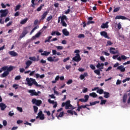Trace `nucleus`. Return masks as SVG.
I'll use <instances>...</instances> for the list:
<instances>
[{
    "label": "nucleus",
    "mask_w": 130,
    "mask_h": 130,
    "mask_svg": "<svg viewBox=\"0 0 130 130\" xmlns=\"http://www.w3.org/2000/svg\"><path fill=\"white\" fill-rule=\"evenodd\" d=\"M110 52L112 54H118L119 51L118 50H115V48L111 47L110 48Z\"/></svg>",
    "instance_id": "nucleus-7"
},
{
    "label": "nucleus",
    "mask_w": 130,
    "mask_h": 130,
    "mask_svg": "<svg viewBox=\"0 0 130 130\" xmlns=\"http://www.w3.org/2000/svg\"><path fill=\"white\" fill-rule=\"evenodd\" d=\"M44 7V4H41L40 6L37 9V12H40L42 10V8Z\"/></svg>",
    "instance_id": "nucleus-32"
},
{
    "label": "nucleus",
    "mask_w": 130,
    "mask_h": 130,
    "mask_svg": "<svg viewBox=\"0 0 130 130\" xmlns=\"http://www.w3.org/2000/svg\"><path fill=\"white\" fill-rule=\"evenodd\" d=\"M84 98H85V100L86 101V102H87V101H88V100H89V96L88 95H85L84 96Z\"/></svg>",
    "instance_id": "nucleus-52"
},
{
    "label": "nucleus",
    "mask_w": 130,
    "mask_h": 130,
    "mask_svg": "<svg viewBox=\"0 0 130 130\" xmlns=\"http://www.w3.org/2000/svg\"><path fill=\"white\" fill-rule=\"evenodd\" d=\"M49 97H50L52 99H55V96H54V94H49Z\"/></svg>",
    "instance_id": "nucleus-62"
},
{
    "label": "nucleus",
    "mask_w": 130,
    "mask_h": 130,
    "mask_svg": "<svg viewBox=\"0 0 130 130\" xmlns=\"http://www.w3.org/2000/svg\"><path fill=\"white\" fill-rule=\"evenodd\" d=\"M51 38H52V36H49L48 38V39H46L45 40V43H47V42H51V40H50V39H51Z\"/></svg>",
    "instance_id": "nucleus-33"
},
{
    "label": "nucleus",
    "mask_w": 130,
    "mask_h": 130,
    "mask_svg": "<svg viewBox=\"0 0 130 130\" xmlns=\"http://www.w3.org/2000/svg\"><path fill=\"white\" fill-rule=\"evenodd\" d=\"M104 68L103 67H102L100 68V70H95L94 71V73L95 74H96V75H98V76H100V75H101V73L100 72H102V70H103Z\"/></svg>",
    "instance_id": "nucleus-18"
},
{
    "label": "nucleus",
    "mask_w": 130,
    "mask_h": 130,
    "mask_svg": "<svg viewBox=\"0 0 130 130\" xmlns=\"http://www.w3.org/2000/svg\"><path fill=\"white\" fill-rule=\"evenodd\" d=\"M26 67H25V70H27V69H29V67L32 64V61L31 60H27L25 62Z\"/></svg>",
    "instance_id": "nucleus-13"
},
{
    "label": "nucleus",
    "mask_w": 130,
    "mask_h": 130,
    "mask_svg": "<svg viewBox=\"0 0 130 130\" xmlns=\"http://www.w3.org/2000/svg\"><path fill=\"white\" fill-rule=\"evenodd\" d=\"M32 104H35L37 106H40L42 104V101L41 100H37L36 99H33L31 100Z\"/></svg>",
    "instance_id": "nucleus-3"
},
{
    "label": "nucleus",
    "mask_w": 130,
    "mask_h": 130,
    "mask_svg": "<svg viewBox=\"0 0 130 130\" xmlns=\"http://www.w3.org/2000/svg\"><path fill=\"white\" fill-rule=\"evenodd\" d=\"M90 68L91 70H95L96 69V67L93 64L90 65Z\"/></svg>",
    "instance_id": "nucleus-54"
},
{
    "label": "nucleus",
    "mask_w": 130,
    "mask_h": 130,
    "mask_svg": "<svg viewBox=\"0 0 130 130\" xmlns=\"http://www.w3.org/2000/svg\"><path fill=\"white\" fill-rule=\"evenodd\" d=\"M78 38H85V35L81 34L78 36Z\"/></svg>",
    "instance_id": "nucleus-46"
},
{
    "label": "nucleus",
    "mask_w": 130,
    "mask_h": 130,
    "mask_svg": "<svg viewBox=\"0 0 130 130\" xmlns=\"http://www.w3.org/2000/svg\"><path fill=\"white\" fill-rule=\"evenodd\" d=\"M109 23V22L108 21H107L105 23H103L102 24V25L101 26V28H102V29H105V28H108V27H109V26H108Z\"/></svg>",
    "instance_id": "nucleus-19"
},
{
    "label": "nucleus",
    "mask_w": 130,
    "mask_h": 130,
    "mask_svg": "<svg viewBox=\"0 0 130 130\" xmlns=\"http://www.w3.org/2000/svg\"><path fill=\"white\" fill-rule=\"evenodd\" d=\"M127 98V94L124 93L123 95L122 102L123 103H125L126 102V99Z\"/></svg>",
    "instance_id": "nucleus-24"
},
{
    "label": "nucleus",
    "mask_w": 130,
    "mask_h": 130,
    "mask_svg": "<svg viewBox=\"0 0 130 130\" xmlns=\"http://www.w3.org/2000/svg\"><path fill=\"white\" fill-rule=\"evenodd\" d=\"M115 19H116H116H118V20H119V19H121V20H127V18H126L125 16H121V15H117V16H116V17H115Z\"/></svg>",
    "instance_id": "nucleus-12"
},
{
    "label": "nucleus",
    "mask_w": 130,
    "mask_h": 130,
    "mask_svg": "<svg viewBox=\"0 0 130 130\" xmlns=\"http://www.w3.org/2000/svg\"><path fill=\"white\" fill-rule=\"evenodd\" d=\"M39 117L40 118V119H41V120H43L45 118L44 114L39 116Z\"/></svg>",
    "instance_id": "nucleus-48"
},
{
    "label": "nucleus",
    "mask_w": 130,
    "mask_h": 130,
    "mask_svg": "<svg viewBox=\"0 0 130 130\" xmlns=\"http://www.w3.org/2000/svg\"><path fill=\"white\" fill-rule=\"evenodd\" d=\"M7 122L6 120H3V124L4 126H7Z\"/></svg>",
    "instance_id": "nucleus-60"
},
{
    "label": "nucleus",
    "mask_w": 130,
    "mask_h": 130,
    "mask_svg": "<svg viewBox=\"0 0 130 130\" xmlns=\"http://www.w3.org/2000/svg\"><path fill=\"white\" fill-rule=\"evenodd\" d=\"M117 70H118L122 73H124V72L125 71V68L123 67V66L121 65L117 68Z\"/></svg>",
    "instance_id": "nucleus-15"
},
{
    "label": "nucleus",
    "mask_w": 130,
    "mask_h": 130,
    "mask_svg": "<svg viewBox=\"0 0 130 130\" xmlns=\"http://www.w3.org/2000/svg\"><path fill=\"white\" fill-rule=\"evenodd\" d=\"M101 67H104V63H102L100 64V63H98V64L96 65V68L98 69H99Z\"/></svg>",
    "instance_id": "nucleus-37"
},
{
    "label": "nucleus",
    "mask_w": 130,
    "mask_h": 130,
    "mask_svg": "<svg viewBox=\"0 0 130 130\" xmlns=\"http://www.w3.org/2000/svg\"><path fill=\"white\" fill-rule=\"evenodd\" d=\"M72 83H73V80L70 79V80H68V81L67 82V84L70 85V84H72Z\"/></svg>",
    "instance_id": "nucleus-58"
},
{
    "label": "nucleus",
    "mask_w": 130,
    "mask_h": 130,
    "mask_svg": "<svg viewBox=\"0 0 130 130\" xmlns=\"http://www.w3.org/2000/svg\"><path fill=\"white\" fill-rule=\"evenodd\" d=\"M35 71H31L30 72V74H29V76H33L34 75V74H35Z\"/></svg>",
    "instance_id": "nucleus-64"
},
{
    "label": "nucleus",
    "mask_w": 130,
    "mask_h": 130,
    "mask_svg": "<svg viewBox=\"0 0 130 130\" xmlns=\"http://www.w3.org/2000/svg\"><path fill=\"white\" fill-rule=\"evenodd\" d=\"M70 12H71V6H68V9L65 12L64 14L68 15V14H70Z\"/></svg>",
    "instance_id": "nucleus-40"
},
{
    "label": "nucleus",
    "mask_w": 130,
    "mask_h": 130,
    "mask_svg": "<svg viewBox=\"0 0 130 130\" xmlns=\"http://www.w3.org/2000/svg\"><path fill=\"white\" fill-rule=\"evenodd\" d=\"M47 60H48V61H50V62L54 61V62H57V61H58V60H59V58L53 59L52 58V57L50 56L47 58Z\"/></svg>",
    "instance_id": "nucleus-9"
},
{
    "label": "nucleus",
    "mask_w": 130,
    "mask_h": 130,
    "mask_svg": "<svg viewBox=\"0 0 130 130\" xmlns=\"http://www.w3.org/2000/svg\"><path fill=\"white\" fill-rule=\"evenodd\" d=\"M27 21H28V18L24 19L23 20L21 21L20 24H21V25H24V24H26V23H27Z\"/></svg>",
    "instance_id": "nucleus-29"
},
{
    "label": "nucleus",
    "mask_w": 130,
    "mask_h": 130,
    "mask_svg": "<svg viewBox=\"0 0 130 130\" xmlns=\"http://www.w3.org/2000/svg\"><path fill=\"white\" fill-rule=\"evenodd\" d=\"M100 101H95L93 102H90V106H93V105H95L96 104L100 103Z\"/></svg>",
    "instance_id": "nucleus-30"
},
{
    "label": "nucleus",
    "mask_w": 130,
    "mask_h": 130,
    "mask_svg": "<svg viewBox=\"0 0 130 130\" xmlns=\"http://www.w3.org/2000/svg\"><path fill=\"white\" fill-rule=\"evenodd\" d=\"M106 102H107V100H102L101 101L100 105H103L105 104V103H106Z\"/></svg>",
    "instance_id": "nucleus-38"
},
{
    "label": "nucleus",
    "mask_w": 130,
    "mask_h": 130,
    "mask_svg": "<svg viewBox=\"0 0 130 130\" xmlns=\"http://www.w3.org/2000/svg\"><path fill=\"white\" fill-rule=\"evenodd\" d=\"M18 86H19V84H13V88H15V90H17V89H18Z\"/></svg>",
    "instance_id": "nucleus-57"
},
{
    "label": "nucleus",
    "mask_w": 130,
    "mask_h": 130,
    "mask_svg": "<svg viewBox=\"0 0 130 130\" xmlns=\"http://www.w3.org/2000/svg\"><path fill=\"white\" fill-rule=\"evenodd\" d=\"M60 19H61V22L60 23H62L63 22H64L65 21H67V16L63 15L62 16H60Z\"/></svg>",
    "instance_id": "nucleus-23"
},
{
    "label": "nucleus",
    "mask_w": 130,
    "mask_h": 130,
    "mask_svg": "<svg viewBox=\"0 0 130 130\" xmlns=\"http://www.w3.org/2000/svg\"><path fill=\"white\" fill-rule=\"evenodd\" d=\"M52 19V15H50V16H48V17L47 18V21H50V20H51Z\"/></svg>",
    "instance_id": "nucleus-59"
},
{
    "label": "nucleus",
    "mask_w": 130,
    "mask_h": 130,
    "mask_svg": "<svg viewBox=\"0 0 130 130\" xmlns=\"http://www.w3.org/2000/svg\"><path fill=\"white\" fill-rule=\"evenodd\" d=\"M104 97L105 98L107 99V98H109L110 97V93H109V92H108L105 91L104 92Z\"/></svg>",
    "instance_id": "nucleus-25"
},
{
    "label": "nucleus",
    "mask_w": 130,
    "mask_h": 130,
    "mask_svg": "<svg viewBox=\"0 0 130 130\" xmlns=\"http://www.w3.org/2000/svg\"><path fill=\"white\" fill-rule=\"evenodd\" d=\"M121 59H123V60H125V59H126L127 58H129V57H127L123 55H121Z\"/></svg>",
    "instance_id": "nucleus-51"
},
{
    "label": "nucleus",
    "mask_w": 130,
    "mask_h": 130,
    "mask_svg": "<svg viewBox=\"0 0 130 130\" xmlns=\"http://www.w3.org/2000/svg\"><path fill=\"white\" fill-rule=\"evenodd\" d=\"M28 93H30V96H38L40 91L36 92L35 89H30L28 90Z\"/></svg>",
    "instance_id": "nucleus-5"
},
{
    "label": "nucleus",
    "mask_w": 130,
    "mask_h": 130,
    "mask_svg": "<svg viewBox=\"0 0 130 130\" xmlns=\"http://www.w3.org/2000/svg\"><path fill=\"white\" fill-rule=\"evenodd\" d=\"M43 32V31L42 30V29H41L38 33L36 34V37H37V38L40 37V36L41 35V34H42Z\"/></svg>",
    "instance_id": "nucleus-26"
},
{
    "label": "nucleus",
    "mask_w": 130,
    "mask_h": 130,
    "mask_svg": "<svg viewBox=\"0 0 130 130\" xmlns=\"http://www.w3.org/2000/svg\"><path fill=\"white\" fill-rule=\"evenodd\" d=\"M14 70V67L13 66H10L9 67V69H8V71H5L2 74L1 77L2 78H5V77H7V76H9L10 75V72H12Z\"/></svg>",
    "instance_id": "nucleus-2"
},
{
    "label": "nucleus",
    "mask_w": 130,
    "mask_h": 130,
    "mask_svg": "<svg viewBox=\"0 0 130 130\" xmlns=\"http://www.w3.org/2000/svg\"><path fill=\"white\" fill-rule=\"evenodd\" d=\"M119 10H120V7H117L114 9L113 12L116 13L117 12H118V11H119Z\"/></svg>",
    "instance_id": "nucleus-43"
},
{
    "label": "nucleus",
    "mask_w": 130,
    "mask_h": 130,
    "mask_svg": "<svg viewBox=\"0 0 130 130\" xmlns=\"http://www.w3.org/2000/svg\"><path fill=\"white\" fill-rule=\"evenodd\" d=\"M20 8H21V5H18L17 6H16L15 11L16 12V11L20 10Z\"/></svg>",
    "instance_id": "nucleus-41"
},
{
    "label": "nucleus",
    "mask_w": 130,
    "mask_h": 130,
    "mask_svg": "<svg viewBox=\"0 0 130 130\" xmlns=\"http://www.w3.org/2000/svg\"><path fill=\"white\" fill-rule=\"evenodd\" d=\"M15 80L16 81H19V80H21V76L20 75L17 76L16 77H15Z\"/></svg>",
    "instance_id": "nucleus-47"
},
{
    "label": "nucleus",
    "mask_w": 130,
    "mask_h": 130,
    "mask_svg": "<svg viewBox=\"0 0 130 130\" xmlns=\"http://www.w3.org/2000/svg\"><path fill=\"white\" fill-rule=\"evenodd\" d=\"M85 77H88V73L87 72L84 73L83 74L80 75V80H84V79H85Z\"/></svg>",
    "instance_id": "nucleus-20"
},
{
    "label": "nucleus",
    "mask_w": 130,
    "mask_h": 130,
    "mask_svg": "<svg viewBox=\"0 0 130 130\" xmlns=\"http://www.w3.org/2000/svg\"><path fill=\"white\" fill-rule=\"evenodd\" d=\"M26 81L27 82V86H29V87H31L33 85H37V82H36V80L33 78H26Z\"/></svg>",
    "instance_id": "nucleus-1"
},
{
    "label": "nucleus",
    "mask_w": 130,
    "mask_h": 130,
    "mask_svg": "<svg viewBox=\"0 0 130 130\" xmlns=\"http://www.w3.org/2000/svg\"><path fill=\"white\" fill-rule=\"evenodd\" d=\"M62 33L64 35V36H69L70 35V32L68 31L67 28H64L62 30Z\"/></svg>",
    "instance_id": "nucleus-14"
},
{
    "label": "nucleus",
    "mask_w": 130,
    "mask_h": 130,
    "mask_svg": "<svg viewBox=\"0 0 130 130\" xmlns=\"http://www.w3.org/2000/svg\"><path fill=\"white\" fill-rule=\"evenodd\" d=\"M1 70L3 71H8L9 70V66H4L1 68Z\"/></svg>",
    "instance_id": "nucleus-35"
},
{
    "label": "nucleus",
    "mask_w": 130,
    "mask_h": 130,
    "mask_svg": "<svg viewBox=\"0 0 130 130\" xmlns=\"http://www.w3.org/2000/svg\"><path fill=\"white\" fill-rule=\"evenodd\" d=\"M68 113H70V114H71V115H74V111L72 110H68L67 111Z\"/></svg>",
    "instance_id": "nucleus-44"
},
{
    "label": "nucleus",
    "mask_w": 130,
    "mask_h": 130,
    "mask_svg": "<svg viewBox=\"0 0 130 130\" xmlns=\"http://www.w3.org/2000/svg\"><path fill=\"white\" fill-rule=\"evenodd\" d=\"M65 103L67 106H72V105H71V101H67Z\"/></svg>",
    "instance_id": "nucleus-50"
},
{
    "label": "nucleus",
    "mask_w": 130,
    "mask_h": 130,
    "mask_svg": "<svg viewBox=\"0 0 130 130\" xmlns=\"http://www.w3.org/2000/svg\"><path fill=\"white\" fill-rule=\"evenodd\" d=\"M41 55H44L45 56H48L50 54V52H47L46 51H44L43 53H42Z\"/></svg>",
    "instance_id": "nucleus-27"
},
{
    "label": "nucleus",
    "mask_w": 130,
    "mask_h": 130,
    "mask_svg": "<svg viewBox=\"0 0 130 130\" xmlns=\"http://www.w3.org/2000/svg\"><path fill=\"white\" fill-rule=\"evenodd\" d=\"M118 66H119V63L117 62L114 64L113 68H118Z\"/></svg>",
    "instance_id": "nucleus-63"
},
{
    "label": "nucleus",
    "mask_w": 130,
    "mask_h": 130,
    "mask_svg": "<svg viewBox=\"0 0 130 130\" xmlns=\"http://www.w3.org/2000/svg\"><path fill=\"white\" fill-rule=\"evenodd\" d=\"M29 59L33 61H36V57H29Z\"/></svg>",
    "instance_id": "nucleus-49"
},
{
    "label": "nucleus",
    "mask_w": 130,
    "mask_h": 130,
    "mask_svg": "<svg viewBox=\"0 0 130 130\" xmlns=\"http://www.w3.org/2000/svg\"><path fill=\"white\" fill-rule=\"evenodd\" d=\"M81 59V56L79 53L76 54V56L73 58V60H74V61H76L77 62H79Z\"/></svg>",
    "instance_id": "nucleus-6"
},
{
    "label": "nucleus",
    "mask_w": 130,
    "mask_h": 130,
    "mask_svg": "<svg viewBox=\"0 0 130 130\" xmlns=\"http://www.w3.org/2000/svg\"><path fill=\"white\" fill-rule=\"evenodd\" d=\"M129 80H130L129 77L126 78V79L123 80L122 83H125V82H126V81H129Z\"/></svg>",
    "instance_id": "nucleus-55"
},
{
    "label": "nucleus",
    "mask_w": 130,
    "mask_h": 130,
    "mask_svg": "<svg viewBox=\"0 0 130 130\" xmlns=\"http://www.w3.org/2000/svg\"><path fill=\"white\" fill-rule=\"evenodd\" d=\"M48 102L50 103V104H54L53 106V108H56L57 107V102H54V101H51L50 99H48Z\"/></svg>",
    "instance_id": "nucleus-8"
},
{
    "label": "nucleus",
    "mask_w": 130,
    "mask_h": 130,
    "mask_svg": "<svg viewBox=\"0 0 130 130\" xmlns=\"http://www.w3.org/2000/svg\"><path fill=\"white\" fill-rule=\"evenodd\" d=\"M0 108H1V110L4 111L7 108V106L5 104L0 103Z\"/></svg>",
    "instance_id": "nucleus-22"
},
{
    "label": "nucleus",
    "mask_w": 130,
    "mask_h": 130,
    "mask_svg": "<svg viewBox=\"0 0 130 130\" xmlns=\"http://www.w3.org/2000/svg\"><path fill=\"white\" fill-rule=\"evenodd\" d=\"M48 15V11L45 12L42 15L41 18L40 19V21H42L45 19V18H46V16Z\"/></svg>",
    "instance_id": "nucleus-16"
},
{
    "label": "nucleus",
    "mask_w": 130,
    "mask_h": 130,
    "mask_svg": "<svg viewBox=\"0 0 130 130\" xmlns=\"http://www.w3.org/2000/svg\"><path fill=\"white\" fill-rule=\"evenodd\" d=\"M44 113H46L47 115H48V116H50V115H51V113H50V111H49L45 110V111H44Z\"/></svg>",
    "instance_id": "nucleus-39"
},
{
    "label": "nucleus",
    "mask_w": 130,
    "mask_h": 130,
    "mask_svg": "<svg viewBox=\"0 0 130 130\" xmlns=\"http://www.w3.org/2000/svg\"><path fill=\"white\" fill-rule=\"evenodd\" d=\"M27 34H28V30L26 29H24L22 34L20 36V39H22V38H23V37H25V36H26Z\"/></svg>",
    "instance_id": "nucleus-10"
},
{
    "label": "nucleus",
    "mask_w": 130,
    "mask_h": 130,
    "mask_svg": "<svg viewBox=\"0 0 130 130\" xmlns=\"http://www.w3.org/2000/svg\"><path fill=\"white\" fill-rule=\"evenodd\" d=\"M68 60H70V57H68L67 58H64L63 61V62H67Z\"/></svg>",
    "instance_id": "nucleus-56"
},
{
    "label": "nucleus",
    "mask_w": 130,
    "mask_h": 130,
    "mask_svg": "<svg viewBox=\"0 0 130 130\" xmlns=\"http://www.w3.org/2000/svg\"><path fill=\"white\" fill-rule=\"evenodd\" d=\"M89 96H90V97H93V98H96L98 95H97V94H96L95 92H92L89 93Z\"/></svg>",
    "instance_id": "nucleus-28"
},
{
    "label": "nucleus",
    "mask_w": 130,
    "mask_h": 130,
    "mask_svg": "<svg viewBox=\"0 0 130 130\" xmlns=\"http://www.w3.org/2000/svg\"><path fill=\"white\" fill-rule=\"evenodd\" d=\"M101 36H103L105 38H107V39H110V38L108 36L107 32L105 31H103L101 32Z\"/></svg>",
    "instance_id": "nucleus-11"
},
{
    "label": "nucleus",
    "mask_w": 130,
    "mask_h": 130,
    "mask_svg": "<svg viewBox=\"0 0 130 130\" xmlns=\"http://www.w3.org/2000/svg\"><path fill=\"white\" fill-rule=\"evenodd\" d=\"M104 92H105L104 90H103V89H98L96 91V92L99 93L100 95L102 94L103 93H104Z\"/></svg>",
    "instance_id": "nucleus-34"
},
{
    "label": "nucleus",
    "mask_w": 130,
    "mask_h": 130,
    "mask_svg": "<svg viewBox=\"0 0 130 130\" xmlns=\"http://www.w3.org/2000/svg\"><path fill=\"white\" fill-rule=\"evenodd\" d=\"M38 28V26H35L30 31V34H32V33H33V32H34V31H35V30H36V29Z\"/></svg>",
    "instance_id": "nucleus-53"
},
{
    "label": "nucleus",
    "mask_w": 130,
    "mask_h": 130,
    "mask_svg": "<svg viewBox=\"0 0 130 130\" xmlns=\"http://www.w3.org/2000/svg\"><path fill=\"white\" fill-rule=\"evenodd\" d=\"M37 1L38 0H36ZM31 5H30V7H32V8H35V6L37 5V4L35 3V0H31Z\"/></svg>",
    "instance_id": "nucleus-31"
},
{
    "label": "nucleus",
    "mask_w": 130,
    "mask_h": 130,
    "mask_svg": "<svg viewBox=\"0 0 130 130\" xmlns=\"http://www.w3.org/2000/svg\"><path fill=\"white\" fill-rule=\"evenodd\" d=\"M60 24L63 27H67V26H68V24H67V23L66 22V21H64L63 22H60Z\"/></svg>",
    "instance_id": "nucleus-45"
},
{
    "label": "nucleus",
    "mask_w": 130,
    "mask_h": 130,
    "mask_svg": "<svg viewBox=\"0 0 130 130\" xmlns=\"http://www.w3.org/2000/svg\"><path fill=\"white\" fill-rule=\"evenodd\" d=\"M55 112V110H53L52 111V113H51L52 118H51V119H52V120L54 119V116H53V113H54ZM51 119H48L50 120Z\"/></svg>",
    "instance_id": "nucleus-42"
},
{
    "label": "nucleus",
    "mask_w": 130,
    "mask_h": 130,
    "mask_svg": "<svg viewBox=\"0 0 130 130\" xmlns=\"http://www.w3.org/2000/svg\"><path fill=\"white\" fill-rule=\"evenodd\" d=\"M8 53L10 54V55H11V56H18V53L15 52V51H10L8 52Z\"/></svg>",
    "instance_id": "nucleus-17"
},
{
    "label": "nucleus",
    "mask_w": 130,
    "mask_h": 130,
    "mask_svg": "<svg viewBox=\"0 0 130 130\" xmlns=\"http://www.w3.org/2000/svg\"><path fill=\"white\" fill-rule=\"evenodd\" d=\"M33 108L35 113H37V112L38 111V107L36 106H34Z\"/></svg>",
    "instance_id": "nucleus-36"
},
{
    "label": "nucleus",
    "mask_w": 130,
    "mask_h": 130,
    "mask_svg": "<svg viewBox=\"0 0 130 130\" xmlns=\"http://www.w3.org/2000/svg\"><path fill=\"white\" fill-rule=\"evenodd\" d=\"M63 115H64V113L63 112H61L59 115L58 113H57L56 114V116L58 118V119H59V117H63Z\"/></svg>",
    "instance_id": "nucleus-21"
},
{
    "label": "nucleus",
    "mask_w": 130,
    "mask_h": 130,
    "mask_svg": "<svg viewBox=\"0 0 130 130\" xmlns=\"http://www.w3.org/2000/svg\"><path fill=\"white\" fill-rule=\"evenodd\" d=\"M1 13V18H3V17H7V15H8V9L6 10H0Z\"/></svg>",
    "instance_id": "nucleus-4"
},
{
    "label": "nucleus",
    "mask_w": 130,
    "mask_h": 130,
    "mask_svg": "<svg viewBox=\"0 0 130 130\" xmlns=\"http://www.w3.org/2000/svg\"><path fill=\"white\" fill-rule=\"evenodd\" d=\"M56 48H57V49H58L59 50H61V49H63V47L59 46H57Z\"/></svg>",
    "instance_id": "nucleus-61"
}]
</instances>
